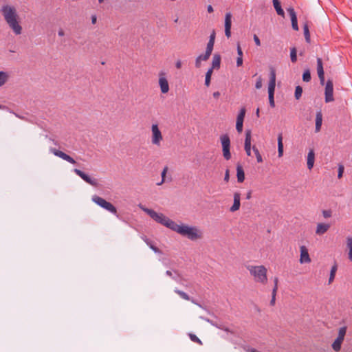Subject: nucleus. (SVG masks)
I'll return each instance as SVG.
<instances>
[{
    "instance_id": "nucleus-1",
    "label": "nucleus",
    "mask_w": 352,
    "mask_h": 352,
    "mask_svg": "<svg viewBox=\"0 0 352 352\" xmlns=\"http://www.w3.org/2000/svg\"><path fill=\"white\" fill-rule=\"evenodd\" d=\"M0 12L4 17L8 26L12 29L16 35L22 33V27L19 24V17L14 6L8 4L3 5Z\"/></svg>"
},
{
    "instance_id": "nucleus-2",
    "label": "nucleus",
    "mask_w": 352,
    "mask_h": 352,
    "mask_svg": "<svg viewBox=\"0 0 352 352\" xmlns=\"http://www.w3.org/2000/svg\"><path fill=\"white\" fill-rule=\"evenodd\" d=\"M173 231H175L184 236H186L191 241L201 239L203 237L201 230L195 226H189L185 224L178 225L177 223H175Z\"/></svg>"
},
{
    "instance_id": "nucleus-3",
    "label": "nucleus",
    "mask_w": 352,
    "mask_h": 352,
    "mask_svg": "<svg viewBox=\"0 0 352 352\" xmlns=\"http://www.w3.org/2000/svg\"><path fill=\"white\" fill-rule=\"evenodd\" d=\"M139 207L147 214H148L150 217L153 219L155 221L173 230L176 223L174 221L171 220L170 219L165 216L164 214L157 213L155 210L147 208L142 206V204H140Z\"/></svg>"
},
{
    "instance_id": "nucleus-4",
    "label": "nucleus",
    "mask_w": 352,
    "mask_h": 352,
    "mask_svg": "<svg viewBox=\"0 0 352 352\" xmlns=\"http://www.w3.org/2000/svg\"><path fill=\"white\" fill-rule=\"evenodd\" d=\"M247 270L253 277L254 280L261 285H266L267 283V270L264 265H247Z\"/></svg>"
},
{
    "instance_id": "nucleus-5",
    "label": "nucleus",
    "mask_w": 352,
    "mask_h": 352,
    "mask_svg": "<svg viewBox=\"0 0 352 352\" xmlns=\"http://www.w3.org/2000/svg\"><path fill=\"white\" fill-rule=\"evenodd\" d=\"M275 86H276V72L274 68L271 67L270 68V82H269V85H268V96H269L270 105L272 107H275L274 98Z\"/></svg>"
},
{
    "instance_id": "nucleus-6",
    "label": "nucleus",
    "mask_w": 352,
    "mask_h": 352,
    "mask_svg": "<svg viewBox=\"0 0 352 352\" xmlns=\"http://www.w3.org/2000/svg\"><path fill=\"white\" fill-rule=\"evenodd\" d=\"M92 201L106 210L111 212L112 214H117L116 208L111 203L107 201L104 199L99 196L94 195L92 197Z\"/></svg>"
},
{
    "instance_id": "nucleus-7",
    "label": "nucleus",
    "mask_w": 352,
    "mask_h": 352,
    "mask_svg": "<svg viewBox=\"0 0 352 352\" xmlns=\"http://www.w3.org/2000/svg\"><path fill=\"white\" fill-rule=\"evenodd\" d=\"M151 142L153 144L156 146H160L161 142L163 140L162 134L159 129L158 125L157 124H153L151 126Z\"/></svg>"
},
{
    "instance_id": "nucleus-8",
    "label": "nucleus",
    "mask_w": 352,
    "mask_h": 352,
    "mask_svg": "<svg viewBox=\"0 0 352 352\" xmlns=\"http://www.w3.org/2000/svg\"><path fill=\"white\" fill-rule=\"evenodd\" d=\"M333 83L332 80L329 79L327 81L324 89V100L325 102H331L334 100L333 98Z\"/></svg>"
},
{
    "instance_id": "nucleus-9",
    "label": "nucleus",
    "mask_w": 352,
    "mask_h": 352,
    "mask_svg": "<svg viewBox=\"0 0 352 352\" xmlns=\"http://www.w3.org/2000/svg\"><path fill=\"white\" fill-rule=\"evenodd\" d=\"M214 39H215V32H214V31H213L212 33L210 36V39L207 44L206 52L204 54H201V56L199 57V58H201L203 59H208L210 58V56L212 54V50H213Z\"/></svg>"
},
{
    "instance_id": "nucleus-10",
    "label": "nucleus",
    "mask_w": 352,
    "mask_h": 352,
    "mask_svg": "<svg viewBox=\"0 0 352 352\" xmlns=\"http://www.w3.org/2000/svg\"><path fill=\"white\" fill-rule=\"evenodd\" d=\"M159 85L160 90L162 94H166L169 91V85L166 78L165 77V73L160 72L159 74Z\"/></svg>"
},
{
    "instance_id": "nucleus-11",
    "label": "nucleus",
    "mask_w": 352,
    "mask_h": 352,
    "mask_svg": "<svg viewBox=\"0 0 352 352\" xmlns=\"http://www.w3.org/2000/svg\"><path fill=\"white\" fill-rule=\"evenodd\" d=\"M74 173L78 175L80 178H82L85 182L88 183L89 184L93 186H97L98 182L96 179L91 178L88 175L85 174L84 172L79 169H74Z\"/></svg>"
},
{
    "instance_id": "nucleus-12",
    "label": "nucleus",
    "mask_w": 352,
    "mask_h": 352,
    "mask_svg": "<svg viewBox=\"0 0 352 352\" xmlns=\"http://www.w3.org/2000/svg\"><path fill=\"white\" fill-rule=\"evenodd\" d=\"M50 152L52 153L54 155L71 163V164H76V161L72 157H70L69 155H68L67 154L65 153L64 152L61 151H59V150H57L54 148H51L50 149Z\"/></svg>"
},
{
    "instance_id": "nucleus-13",
    "label": "nucleus",
    "mask_w": 352,
    "mask_h": 352,
    "mask_svg": "<svg viewBox=\"0 0 352 352\" xmlns=\"http://www.w3.org/2000/svg\"><path fill=\"white\" fill-rule=\"evenodd\" d=\"M300 259L299 261L301 264L303 263H309L311 262V258L308 252L307 248L305 245H302L300 248Z\"/></svg>"
},
{
    "instance_id": "nucleus-14",
    "label": "nucleus",
    "mask_w": 352,
    "mask_h": 352,
    "mask_svg": "<svg viewBox=\"0 0 352 352\" xmlns=\"http://www.w3.org/2000/svg\"><path fill=\"white\" fill-rule=\"evenodd\" d=\"M251 130L248 129L245 131L244 149L248 156L251 155Z\"/></svg>"
},
{
    "instance_id": "nucleus-15",
    "label": "nucleus",
    "mask_w": 352,
    "mask_h": 352,
    "mask_svg": "<svg viewBox=\"0 0 352 352\" xmlns=\"http://www.w3.org/2000/svg\"><path fill=\"white\" fill-rule=\"evenodd\" d=\"M317 73L321 85L324 83V72L323 69V63L321 58H317Z\"/></svg>"
},
{
    "instance_id": "nucleus-16",
    "label": "nucleus",
    "mask_w": 352,
    "mask_h": 352,
    "mask_svg": "<svg viewBox=\"0 0 352 352\" xmlns=\"http://www.w3.org/2000/svg\"><path fill=\"white\" fill-rule=\"evenodd\" d=\"M287 11L291 17L292 28L294 30H298V20L294 9L290 7L287 9Z\"/></svg>"
},
{
    "instance_id": "nucleus-17",
    "label": "nucleus",
    "mask_w": 352,
    "mask_h": 352,
    "mask_svg": "<svg viewBox=\"0 0 352 352\" xmlns=\"http://www.w3.org/2000/svg\"><path fill=\"white\" fill-rule=\"evenodd\" d=\"M241 194L238 192L234 193V203L233 205L230 207V211L234 212L238 210L240 208L241 203Z\"/></svg>"
},
{
    "instance_id": "nucleus-18",
    "label": "nucleus",
    "mask_w": 352,
    "mask_h": 352,
    "mask_svg": "<svg viewBox=\"0 0 352 352\" xmlns=\"http://www.w3.org/2000/svg\"><path fill=\"white\" fill-rule=\"evenodd\" d=\"M330 228V225L328 223H319L317 224L316 234L317 235H322L326 233Z\"/></svg>"
},
{
    "instance_id": "nucleus-19",
    "label": "nucleus",
    "mask_w": 352,
    "mask_h": 352,
    "mask_svg": "<svg viewBox=\"0 0 352 352\" xmlns=\"http://www.w3.org/2000/svg\"><path fill=\"white\" fill-rule=\"evenodd\" d=\"M315 162V153L314 149H310L308 155H307V168L311 170L314 165Z\"/></svg>"
},
{
    "instance_id": "nucleus-20",
    "label": "nucleus",
    "mask_w": 352,
    "mask_h": 352,
    "mask_svg": "<svg viewBox=\"0 0 352 352\" xmlns=\"http://www.w3.org/2000/svg\"><path fill=\"white\" fill-rule=\"evenodd\" d=\"M236 177L239 183H242L245 180V173L240 164H238L236 166Z\"/></svg>"
},
{
    "instance_id": "nucleus-21",
    "label": "nucleus",
    "mask_w": 352,
    "mask_h": 352,
    "mask_svg": "<svg viewBox=\"0 0 352 352\" xmlns=\"http://www.w3.org/2000/svg\"><path fill=\"white\" fill-rule=\"evenodd\" d=\"M221 56L218 54H215L213 56L212 61V67L209 69H219L221 65Z\"/></svg>"
},
{
    "instance_id": "nucleus-22",
    "label": "nucleus",
    "mask_w": 352,
    "mask_h": 352,
    "mask_svg": "<svg viewBox=\"0 0 352 352\" xmlns=\"http://www.w3.org/2000/svg\"><path fill=\"white\" fill-rule=\"evenodd\" d=\"M322 124V114L321 111H318L316 115V132H319Z\"/></svg>"
},
{
    "instance_id": "nucleus-23",
    "label": "nucleus",
    "mask_w": 352,
    "mask_h": 352,
    "mask_svg": "<svg viewBox=\"0 0 352 352\" xmlns=\"http://www.w3.org/2000/svg\"><path fill=\"white\" fill-rule=\"evenodd\" d=\"M174 291L176 294H177L183 299L186 300H191L192 302L201 307V305L195 302V301L193 299H190V296L184 292L179 290L177 289H175Z\"/></svg>"
},
{
    "instance_id": "nucleus-24",
    "label": "nucleus",
    "mask_w": 352,
    "mask_h": 352,
    "mask_svg": "<svg viewBox=\"0 0 352 352\" xmlns=\"http://www.w3.org/2000/svg\"><path fill=\"white\" fill-rule=\"evenodd\" d=\"M346 248L349 250L348 258L350 261H352V236H348L346 241Z\"/></svg>"
},
{
    "instance_id": "nucleus-25",
    "label": "nucleus",
    "mask_w": 352,
    "mask_h": 352,
    "mask_svg": "<svg viewBox=\"0 0 352 352\" xmlns=\"http://www.w3.org/2000/svg\"><path fill=\"white\" fill-rule=\"evenodd\" d=\"M274 7L277 12V14L280 16H284V11L281 8L280 2L279 0H272Z\"/></svg>"
},
{
    "instance_id": "nucleus-26",
    "label": "nucleus",
    "mask_w": 352,
    "mask_h": 352,
    "mask_svg": "<svg viewBox=\"0 0 352 352\" xmlns=\"http://www.w3.org/2000/svg\"><path fill=\"white\" fill-rule=\"evenodd\" d=\"M278 153L279 157H282L283 155V144L282 133H280L278 135Z\"/></svg>"
},
{
    "instance_id": "nucleus-27",
    "label": "nucleus",
    "mask_w": 352,
    "mask_h": 352,
    "mask_svg": "<svg viewBox=\"0 0 352 352\" xmlns=\"http://www.w3.org/2000/svg\"><path fill=\"white\" fill-rule=\"evenodd\" d=\"M221 143L222 145V148L225 147H230V140L227 134L222 135L220 137Z\"/></svg>"
},
{
    "instance_id": "nucleus-28",
    "label": "nucleus",
    "mask_w": 352,
    "mask_h": 352,
    "mask_svg": "<svg viewBox=\"0 0 352 352\" xmlns=\"http://www.w3.org/2000/svg\"><path fill=\"white\" fill-rule=\"evenodd\" d=\"M337 270H338V265H337L336 263H335L331 267V271H330V275H329V281H328L329 284H331L333 283V281L334 280Z\"/></svg>"
},
{
    "instance_id": "nucleus-29",
    "label": "nucleus",
    "mask_w": 352,
    "mask_h": 352,
    "mask_svg": "<svg viewBox=\"0 0 352 352\" xmlns=\"http://www.w3.org/2000/svg\"><path fill=\"white\" fill-rule=\"evenodd\" d=\"M343 340L337 338L332 344V348L335 351H339L341 349V345Z\"/></svg>"
},
{
    "instance_id": "nucleus-30",
    "label": "nucleus",
    "mask_w": 352,
    "mask_h": 352,
    "mask_svg": "<svg viewBox=\"0 0 352 352\" xmlns=\"http://www.w3.org/2000/svg\"><path fill=\"white\" fill-rule=\"evenodd\" d=\"M232 26V14L230 12L226 14L225 16V28H231Z\"/></svg>"
},
{
    "instance_id": "nucleus-31",
    "label": "nucleus",
    "mask_w": 352,
    "mask_h": 352,
    "mask_svg": "<svg viewBox=\"0 0 352 352\" xmlns=\"http://www.w3.org/2000/svg\"><path fill=\"white\" fill-rule=\"evenodd\" d=\"M303 31H304V36H305L306 41L307 43H310V41H311L310 33H309V26H308L307 23L304 24Z\"/></svg>"
},
{
    "instance_id": "nucleus-32",
    "label": "nucleus",
    "mask_w": 352,
    "mask_h": 352,
    "mask_svg": "<svg viewBox=\"0 0 352 352\" xmlns=\"http://www.w3.org/2000/svg\"><path fill=\"white\" fill-rule=\"evenodd\" d=\"M8 74L5 72H0V87L3 86L8 80Z\"/></svg>"
},
{
    "instance_id": "nucleus-33",
    "label": "nucleus",
    "mask_w": 352,
    "mask_h": 352,
    "mask_svg": "<svg viewBox=\"0 0 352 352\" xmlns=\"http://www.w3.org/2000/svg\"><path fill=\"white\" fill-rule=\"evenodd\" d=\"M311 79L310 70L307 69L304 71L302 74V80L305 82H309Z\"/></svg>"
},
{
    "instance_id": "nucleus-34",
    "label": "nucleus",
    "mask_w": 352,
    "mask_h": 352,
    "mask_svg": "<svg viewBox=\"0 0 352 352\" xmlns=\"http://www.w3.org/2000/svg\"><path fill=\"white\" fill-rule=\"evenodd\" d=\"M212 72L213 71H212V69H208L206 74L205 85L206 87H209L210 84L211 76Z\"/></svg>"
},
{
    "instance_id": "nucleus-35",
    "label": "nucleus",
    "mask_w": 352,
    "mask_h": 352,
    "mask_svg": "<svg viewBox=\"0 0 352 352\" xmlns=\"http://www.w3.org/2000/svg\"><path fill=\"white\" fill-rule=\"evenodd\" d=\"M252 150L256 155L257 162L258 163L263 162V157H262L261 155L260 154L258 149L255 146H253Z\"/></svg>"
},
{
    "instance_id": "nucleus-36",
    "label": "nucleus",
    "mask_w": 352,
    "mask_h": 352,
    "mask_svg": "<svg viewBox=\"0 0 352 352\" xmlns=\"http://www.w3.org/2000/svg\"><path fill=\"white\" fill-rule=\"evenodd\" d=\"M230 148V147L222 148L223 155L226 160H229L231 158Z\"/></svg>"
},
{
    "instance_id": "nucleus-37",
    "label": "nucleus",
    "mask_w": 352,
    "mask_h": 352,
    "mask_svg": "<svg viewBox=\"0 0 352 352\" xmlns=\"http://www.w3.org/2000/svg\"><path fill=\"white\" fill-rule=\"evenodd\" d=\"M296 49L295 47H292L291 49V52H290V58H291V61L292 63H296L297 61V56H296Z\"/></svg>"
},
{
    "instance_id": "nucleus-38",
    "label": "nucleus",
    "mask_w": 352,
    "mask_h": 352,
    "mask_svg": "<svg viewBox=\"0 0 352 352\" xmlns=\"http://www.w3.org/2000/svg\"><path fill=\"white\" fill-rule=\"evenodd\" d=\"M346 327L340 328L338 338L344 340V336L346 335Z\"/></svg>"
},
{
    "instance_id": "nucleus-39",
    "label": "nucleus",
    "mask_w": 352,
    "mask_h": 352,
    "mask_svg": "<svg viewBox=\"0 0 352 352\" xmlns=\"http://www.w3.org/2000/svg\"><path fill=\"white\" fill-rule=\"evenodd\" d=\"M168 167L167 166H165L161 173V176H162V181L159 183L157 184V185L158 186H160L162 185L163 183L165 182V178H166V173L168 171Z\"/></svg>"
},
{
    "instance_id": "nucleus-40",
    "label": "nucleus",
    "mask_w": 352,
    "mask_h": 352,
    "mask_svg": "<svg viewBox=\"0 0 352 352\" xmlns=\"http://www.w3.org/2000/svg\"><path fill=\"white\" fill-rule=\"evenodd\" d=\"M302 93V88L300 86H297L296 87L295 94H294L295 98L296 100H298L301 97Z\"/></svg>"
},
{
    "instance_id": "nucleus-41",
    "label": "nucleus",
    "mask_w": 352,
    "mask_h": 352,
    "mask_svg": "<svg viewBox=\"0 0 352 352\" xmlns=\"http://www.w3.org/2000/svg\"><path fill=\"white\" fill-rule=\"evenodd\" d=\"M201 318L205 320L206 322H209L210 324H211L212 326H214L216 327L218 329H223V328L225 327L224 326L221 325V324H218L217 323H215L214 321L208 319V318H204L203 317H201Z\"/></svg>"
},
{
    "instance_id": "nucleus-42",
    "label": "nucleus",
    "mask_w": 352,
    "mask_h": 352,
    "mask_svg": "<svg viewBox=\"0 0 352 352\" xmlns=\"http://www.w3.org/2000/svg\"><path fill=\"white\" fill-rule=\"evenodd\" d=\"M243 120L236 119V129L238 133H241L243 131Z\"/></svg>"
},
{
    "instance_id": "nucleus-43",
    "label": "nucleus",
    "mask_w": 352,
    "mask_h": 352,
    "mask_svg": "<svg viewBox=\"0 0 352 352\" xmlns=\"http://www.w3.org/2000/svg\"><path fill=\"white\" fill-rule=\"evenodd\" d=\"M189 337L192 342L198 343L200 345L202 344L201 340L196 335L190 333Z\"/></svg>"
},
{
    "instance_id": "nucleus-44",
    "label": "nucleus",
    "mask_w": 352,
    "mask_h": 352,
    "mask_svg": "<svg viewBox=\"0 0 352 352\" xmlns=\"http://www.w3.org/2000/svg\"><path fill=\"white\" fill-rule=\"evenodd\" d=\"M245 111H246V110H245V109L244 107L241 108L240 109V111H239L238 116H237L236 119L243 121L245 116Z\"/></svg>"
},
{
    "instance_id": "nucleus-45",
    "label": "nucleus",
    "mask_w": 352,
    "mask_h": 352,
    "mask_svg": "<svg viewBox=\"0 0 352 352\" xmlns=\"http://www.w3.org/2000/svg\"><path fill=\"white\" fill-rule=\"evenodd\" d=\"M145 242L146 243V244L156 253H158V252H160L159 248H157V247H155V245H153L151 243V241L146 239H145Z\"/></svg>"
},
{
    "instance_id": "nucleus-46",
    "label": "nucleus",
    "mask_w": 352,
    "mask_h": 352,
    "mask_svg": "<svg viewBox=\"0 0 352 352\" xmlns=\"http://www.w3.org/2000/svg\"><path fill=\"white\" fill-rule=\"evenodd\" d=\"M201 56V55H199V56L197 57L196 60H195V67L197 68H199L201 67V61H206L208 59H203V58H199V57Z\"/></svg>"
},
{
    "instance_id": "nucleus-47",
    "label": "nucleus",
    "mask_w": 352,
    "mask_h": 352,
    "mask_svg": "<svg viewBox=\"0 0 352 352\" xmlns=\"http://www.w3.org/2000/svg\"><path fill=\"white\" fill-rule=\"evenodd\" d=\"M344 167L342 164L338 165V177L341 178L342 177L343 173H344Z\"/></svg>"
},
{
    "instance_id": "nucleus-48",
    "label": "nucleus",
    "mask_w": 352,
    "mask_h": 352,
    "mask_svg": "<svg viewBox=\"0 0 352 352\" xmlns=\"http://www.w3.org/2000/svg\"><path fill=\"white\" fill-rule=\"evenodd\" d=\"M274 287L272 289L273 293H277L278 291V277H275L274 278Z\"/></svg>"
},
{
    "instance_id": "nucleus-49",
    "label": "nucleus",
    "mask_w": 352,
    "mask_h": 352,
    "mask_svg": "<svg viewBox=\"0 0 352 352\" xmlns=\"http://www.w3.org/2000/svg\"><path fill=\"white\" fill-rule=\"evenodd\" d=\"M322 215L324 218H329L332 215V212L331 210H324L322 211Z\"/></svg>"
},
{
    "instance_id": "nucleus-50",
    "label": "nucleus",
    "mask_w": 352,
    "mask_h": 352,
    "mask_svg": "<svg viewBox=\"0 0 352 352\" xmlns=\"http://www.w3.org/2000/svg\"><path fill=\"white\" fill-rule=\"evenodd\" d=\"M255 87L257 89H261L262 87V78H261V76H259L257 78V80H256V84H255Z\"/></svg>"
},
{
    "instance_id": "nucleus-51",
    "label": "nucleus",
    "mask_w": 352,
    "mask_h": 352,
    "mask_svg": "<svg viewBox=\"0 0 352 352\" xmlns=\"http://www.w3.org/2000/svg\"><path fill=\"white\" fill-rule=\"evenodd\" d=\"M237 54L238 57L243 58V51L241 50V45L239 43H237Z\"/></svg>"
},
{
    "instance_id": "nucleus-52",
    "label": "nucleus",
    "mask_w": 352,
    "mask_h": 352,
    "mask_svg": "<svg viewBox=\"0 0 352 352\" xmlns=\"http://www.w3.org/2000/svg\"><path fill=\"white\" fill-rule=\"evenodd\" d=\"M276 296V293H273V292H272V299L270 302V305H272V306H274L275 305Z\"/></svg>"
},
{
    "instance_id": "nucleus-53",
    "label": "nucleus",
    "mask_w": 352,
    "mask_h": 352,
    "mask_svg": "<svg viewBox=\"0 0 352 352\" xmlns=\"http://www.w3.org/2000/svg\"><path fill=\"white\" fill-rule=\"evenodd\" d=\"M229 179H230V172H229V170L227 169L225 173L224 181L226 182H228Z\"/></svg>"
},
{
    "instance_id": "nucleus-54",
    "label": "nucleus",
    "mask_w": 352,
    "mask_h": 352,
    "mask_svg": "<svg viewBox=\"0 0 352 352\" xmlns=\"http://www.w3.org/2000/svg\"><path fill=\"white\" fill-rule=\"evenodd\" d=\"M254 41L255 42V44L257 46L261 45V41H260L259 38L257 36V35H256V34L254 35Z\"/></svg>"
},
{
    "instance_id": "nucleus-55",
    "label": "nucleus",
    "mask_w": 352,
    "mask_h": 352,
    "mask_svg": "<svg viewBox=\"0 0 352 352\" xmlns=\"http://www.w3.org/2000/svg\"><path fill=\"white\" fill-rule=\"evenodd\" d=\"M243 65V58L237 57L236 58V66L241 67Z\"/></svg>"
},
{
    "instance_id": "nucleus-56",
    "label": "nucleus",
    "mask_w": 352,
    "mask_h": 352,
    "mask_svg": "<svg viewBox=\"0 0 352 352\" xmlns=\"http://www.w3.org/2000/svg\"><path fill=\"white\" fill-rule=\"evenodd\" d=\"M231 28H225V34L228 38H230L231 36Z\"/></svg>"
},
{
    "instance_id": "nucleus-57",
    "label": "nucleus",
    "mask_w": 352,
    "mask_h": 352,
    "mask_svg": "<svg viewBox=\"0 0 352 352\" xmlns=\"http://www.w3.org/2000/svg\"><path fill=\"white\" fill-rule=\"evenodd\" d=\"M166 274L167 276H168L172 277L174 280H177V279L176 278V277L173 276V274H172L171 271H170V270H167V271L166 272Z\"/></svg>"
},
{
    "instance_id": "nucleus-58",
    "label": "nucleus",
    "mask_w": 352,
    "mask_h": 352,
    "mask_svg": "<svg viewBox=\"0 0 352 352\" xmlns=\"http://www.w3.org/2000/svg\"><path fill=\"white\" fill-rule=\"evenodd\" d=\"M175 66L177 69H180L182 67V61L178 60L175 63Z\"/></svg>"
},
{
    "instance_id": "nucleus-59",
    "label": "nucleus",
    "mask_w": 352,
    "mask_h": 352,
    "mask_svg": "<svg viewBox=\"0 0 352 352\" xmlns=\"http://www.w3.org/2000/svg\"><path fill=\"white\" fill-rule=\"evenodd\" d=\"M96 21H97V17L96 15H92L91 16V23L92 24H96Z\"/></svg>"
},
{
    "instance_id": "nucleus-60",
    "label": "nucleus",
    "mask_w": 352,
    "mask_h": 352,
    "mask_svg": "<svg viewBox=\"0 0 352 352\" xmlns=\"http://www.w3.org/2000/svg\"><path fill=\"white\" fill-rule=\"evenodd\" d=\"M212 95H213V97L214 98L217 99L220 96V92L219 91H214Z\"/></svg>"
},
{
    "instance_id": "nucleus-61",
    "label": "nucleus",
    "mask_w": 352,
    "mask_h": 352,
    "mask_svg": "<svg viewBox=\"0 0 352 352\" xmlns=\"http://www.w3.org/2000/svg\"><path fill=\"white\" fill-rule=\"evenodd\" d=\"M207 10L209 13H212L213 12L214 10H213V8L211 5H208V7H207Z\"/></svg>"
},
{
    "instance_id": "nucleus-62",
    "label": "nucleus",
    "mask_w": 352,
    "mask_h": 352,
    "mask_svg": "<svg viewBox=\"0 0 352 352\" xmlns=\"http://www.w3.org/2000/svg\"><path fill=\"white\" fill-rule=\"evenodd\" d=\"M58 34L60 36H63L65 35V32L63 29H60L58 32Z\"/></svg>"
},
{
    "instance_id": "nucleus-63",
    "label": "nucleus",
    "mask_w": 352,
    "mask_h": 352,
    "mask_svg": "<svg viewBox=\"0 0 352 352\" xmlns=\"http://www.w3.org/2000/svg\"><path fill=\"white\" fill-rule=\"evenodd\" d=\"M252 197V191L249 190L246 194V199H250Z\"/></svg>"
},
{
    "instance_id": "nucleus-64",
    "label": "nucleus",
    "mask_w": 352,
    "mask_h": 352,
    "mask_svg": "<svg viewBox=\"0 0 352 352\" xmlns=\"http://www.w3.org/2000/svg\"><path fill=\"white\" fill-rule=\"evenodd\" d=\"M248 352H259V351H258L255 349H250L248 350Z\"/></svg>"
}]
</instances>
